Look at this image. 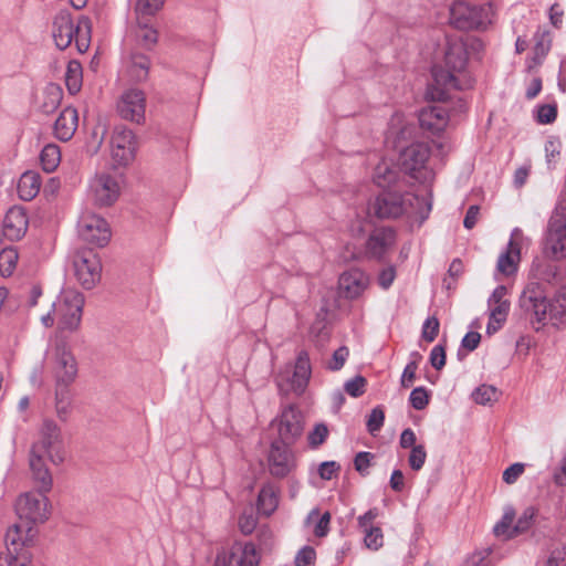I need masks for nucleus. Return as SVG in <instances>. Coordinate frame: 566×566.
I'll return each instance as SVG.
<instances>
[{"instance_id": "obj_1", "label": "nucleus", "mask_w": 566, "mask_h": 566, "mask_svg": "<svg viewBox=\"0 0 566 566\" xmlns=\"http://www.w3.org/2000/svg\"><path fill=\"white\" fill-rule=\"evenodd\" d=\"M45 458L55 465L65 460L64 443L60 427L51 419H45L38 431L29 453V464L34 482L41 483L42 491L52 488V475L46 467Z\"/></svg>"}, {"instance_id": "obj_2", "label": "nucleus", "mask_w": 566, "mask_h": 566, "mask_svg": "<svg viewBox=\"0 0 566 566\" xmlns=\"http://www.w3.org/2000/svg\"><path fill=\"white\" fill-rule=\"evenodd\" d=\"M520 305L537 323L557 325L566 318V286L548 300L539 285L531 284L523 291Z\"/></svg>"}, {"instance_id": "obj_3", "label": "nucleus", "mask_w": 566, "mask_h": 566, "mask_svg": "<svg viewBox=\"0 0 566 566\" xmlns=\"http://www.w3.org/2000/svg\"><path fill=\"white\" fill-rule=\"evenodd\" d=\"M467 51L463 43H449L444 53V66H434L432 76L434 84L429 90L432 99L446 101L450 90H462L459 75L467 66Z\"/></svg>"}, {"instance_id": "obj_4", "label": "nucleus", "mask_w": 566, "mask_h": 566, "mask_svg": "<svg viewBox=\"0 0 566 566\" xmlns=\"http://www.w3.org/2000/svg\"><path fill=\"white\" fill-rule=\"evenodd\" d=\"M91 20L81 17L75 23L66 10L56 13L52 24V36L59 50L67 49L74 41L80 53H85L91 42Z\"/></svg>"}, {"instance_id": "obj_5", "label": "nucleus", "mask_w": 566, "mask_h": 566, "mask_svg": "<svg viewBox=\"0 0 566 566\" xmlns=\"http://www.w3.org/2000/svg\"><path fill=\"white\" fill-rule=\"evenodd\" d=\"M55 385H71L77 377V361L65 339L56 338L46 350Z\"/></svg>"}, {"instance_id": "obj_6", "label": "nucleus", "mask_w": 566, "mask_h": 566, "mask_svg": "<svg viewBox=\"0 0 566 566\" xmlns=\"http://www.w3.org/2000/svg\"><path fill=\"white\" fill-rule=\"evenodd\" d=\"M52 306L60 329L73 332L78 328L84 306L82 293L73 289L63 290Z\"/></svg>"}, {"instance_id": "obj_7", "label": "nucleus", "mask_w": 566, "mask_h": 566, "mask_svg": "<svg viewBox=\"0 0 566 566\" xmlns=\"http://www.w3.org/2000/svg\"><path fill=\"white\" fill-rule=\"evenodd\" d=\"M39 492H25L15 502V512L21 521L29 525L44 523L50 516V503L45 496L48 491L41 490V483L35 482Z\"/></svg>"}, {"instance_id": "obj_8", "label": "nucleus", "mask_w": 566, "mask_h": 566, "mask_svg": "<svg viewBox=\"0 0 566 566\" xmlns=\"http://www.w3.org/2000/svg\"><path fill=\"white\" fill-rule=\"evenodd\" d=\"M430 157V148L423 143H415L406 147L399 156L401 170L411 178L428 182L433 178V172L427 167Z\"/></svg>"}, {"instance_id": "obj_9", "label": "nucleus", "mask_w": 566, "mask_h": 566, "mask_svg": "<svg viewBox=\"0 0 566 566\" xmlns=\"http://www.w3.org/2000/svg\"><path fill=\"white\" fill-rule=\"evenodd\" d=\"M545 251L559 260L566 254V205L559 201L548 220Z\"/></svg>"}, {"instance_id": "obj_10", "label": "nucleus", "mask_w": 566, "mask_h": 566, "mask_svg": "<svg viewBox=\"0 0 566 566\" xmlns=\"http://www.w3.org/2000/svg\"><path fill=\"white\" fill-rule=\"evenodd\" d=\"M73 268L76 280L85 290L93 289L101 281L102 262L92 249L76 251L73 256Z\"/></svg>"}, {"instance_id": "obj_11", "label": "nucleus", "mask_w": 566, "mask_h": 566, "mask_svg": "<svg viewBox=\"0 0 566 566\" xmlns=\"http://www.w3.org/2000/svg\"><path fill=\"white\" fill-rule=\"evenodd\" d=\"M486 20L488 10L483 7L455 1L450 8V23L459 30L479 29Z\"/></svg>"}, {"instance_id": "obj_12", "label": "nucleus", "mask_w": 566, "mask_h": 566, "mask_svg": "<svg viewBox=\"0 0 566 566\" xmlns=\"http://www.w3.org/2000/svg\"><path fill=\"white\" fill-rule=\"evenodd\" d=\"M261 553L252 542L237 541L228 552L217 555L214 566H259Z\"/></svg>"}, {"instance_id": "obj_13", "label": "nucleus", "mask_w": 566, "mask_h": 566, "mask_svg": "<svg viewBox=\"0 0 566 566\" xmlns=\"http://www.w3.org/2000/svg\"><path fill=\"white\" fill-rule=\"evenodd\" d=\"M78 235L87 243L104 247L111 239L107 221L93 212H84L77 222Z\"/></svg>"}, {"instance_id": "obj_14", "label": "nucleus", "mask_w": 566, "mask_h": 566, "mask_svg": "<svg viewBox=\"0 0 566 566\" xmlns=\"http://www.w3.org/2000/svg\"><path fill=\"white\" fill-rule=\"evenodd\" d=\"M119 192V182L111 174H97L91 182L92 199L98 207L112 206L118 199Z\"/></svg>"}, {"instance_id": "obj_15", "label": "nucleus", "mask_w": 566, "mask_h": 566, "mask_svg": "<svg viewBox=\"0 0 566 566\" xmlns=\"http://www.w3.org/2000/svg\"><path fill=\"white\" fill-rule=\"evenodd\" d=\"M292 444H283L273 441L268 454V465L271 475L274 478H285L295 468V457L290 448Z\"/></svg>"}, {"instance_id": "obj_16", "label": "nucleus", "mask_w": 566, "mask_h": 566, "mask_svg": "<svg viewBox=\"0 0 566 566\" xmlns=\"http://www.w3.org/2000/svg\"><path fill=\"white\" fill-rule=\"evenodd\" d=\"M137 142L133 130L126 127H116L111 139L113 159L122 166L128 165L135 157Z\"/></svg>"}, {"instance_id": "obj_17", "label": "nucleus", "mask_w": 566, "mask_h": 566, "mask_svg": "<svg viewBox=\"0 0 566 566\" xmlns=\"http://www.w3.org/2000/svg\"><path fill=\"white\" fill-rule=\"evenodd\" d=\"M277 442L293 444L302 436L303 416L293 406L285 407L277 418Z\"/></svg>"}, {"instance_id": "obj_18", "label": "nucleus", "mask_w": 566, "mask_h": 566, "mask_svg": "<svg viewBox=\"0 0 566 566\" xmlns=\"http://www.w3.org/2000/svg\"><path fill=\"white\" fill-rule=\"evenodd\" d=\"M117 111L122 118L140 124L146 111L144 92L137 88L125 91L117 102Z\"/></svg>"}, {"instance_id": "obj_19", "label": "nucleus", "mask_w": 566, "mask_h": 566, "mask_svg": "<svg viewBox=\"0 0 566 566\" xmlns=\"http://www.w3.org/2000/svg\"><path fill=\"white\" fill-rule=\"evenodd\" d=\"M403 197L394 191L379 193L368 206V212L380 219L403 216Z\"/></svg>"}, {"instance_id": "obj_20", "label": "nucleus", "mask_w": 566, "mask_h": 566, "mask_svg": "<svg viewBox=\"0 0 566 566\" xmlns=\"http://www.w3.org/2000/svg\"><path fill=\"white\" fill-rule=\"evenodd\" d=\"M403 197V216H407L412 221H418L421 224L428 219L432 209V195L427 191L424 196L406 192Z\"/></svg>"}, {"instance_id": "obj_21", "label": "nucleus", "mask_w": 566, "mask_h": 566, "mask_svg": "<svg viewBox=\"0 0 566 566\" xmlns=\"http://www.w3.org/2000/svg\"><path fill=\"white\" fill-rule=\"evenodd\" d=\"M522 239V230L520 228H515L511 233V239L507 243L506 251L501 253L497 259L496 269L502 274L510 275L516 272L517 263L520 261Z\"/></svg>"}, {"instance_id": "obj_22", "label": "nucleus", "mask_w": 566, "mask_h": 566, "mask_svg": "<svg viewBox=\"0 0 566 566\" xmlns=\"http://www.w3.org/2000/svg\"><path fill=\"white\" fill-rule=\"evenodd\" d=\"M29 227V218L27 211L22 207L10 208L3 219V234L11 241H18L22 239Z\"/></svg>"}, {"instance_id": "obj_23", "label": "nucleus", "mask_w": 566, "mask_h": 566, "mask_svg": "<svg viewBox=\"0 0 566 566\" xmlns=\"http://www.w3.org/2000/svg\"><path fill=\"white\" fill-rule=\"evenodd\" d=\"M396 234L391 228H376L366 242V253L369 258L378 259L385 256L388 250L395 244Z\"/></svg>"}, {"instance_id": "obj_24", "label": "nucleus", "mask_w": 566, "mask_h": 566, "mask_svg": "<svg viewBox=\"0 0 566 566\" xmlns=\"http://www.w3.org/2000/svg\"><path fill=\"white\" fill-rule=\"evenodd\" d=\"M449 123V114L444 106L433 105L422 108L419 113V124L422 129L438 135Z\"/></svg>"}, {"instance_id": "obj_25", "label": "nucleus", "mask_w": 566, "mask_h": 566, "mask_svg": "<svg viewBox=\"0 0 566 566\" xmlns=\"http://www.w3.org/2000/svg\"><path fill=\"white\" fill-rule=\"evenodd\" d=\"M368 282V276L363 271L353 269L339 276L338 285L345 297L356 298L367 289Z\"/></svg>"}, {"instance_id": "obj_26", "label": "nucleus", "mask_w": 566, "mask_h": 566, "mask_svg": "<svg viewBox=\"0 0 566 566\" xmlns=\"http://www.w3.org/2000/svg\"><path fill=\"white\" fill-rule=\"evenodd\" d=\"M312 367L307 352L301 350L297 354L294 371L291 378V388L296 395H302L310 381Z\"/></svg>"}, {"instance_id": "obj_27", "label": "nucleus", "mask_w": 566, "mask_h": 566, "mask_svg": "<svg viewBox=\"0 0 566 566\" xmlns=\"http://www.w3.org/2000/svg\"><path fill=\"white\" fill-rule=\"evenodd\" d=\"M78 125V114L74 107L67 106L54 123V135L62 142L70 140Z\"/></svg>"}, {"instance_id": "obj_28", "label": "nucleus", "mask_w": 566, "mask_h": 566, "mask_svg": "<svg viewBox=\"0 0 566 566\" xmlns=\"http://www.w3.org/2000/svg\"><path fill=\"white\" fill-rule=\"evenodd\" d=\"M35 535V527L21 521V523L14 524L8 530L6 543L8 547L9 545L15 546L19 543L23 546H29L33 543Z\"/></svg>"}, {"instance_id": "obj_29", "label": "nucleus", "mask_w": 566, "mask_h": 566, "mask_svg": "<svg viewBox=\"0 0 566 566\" xmlns=\"http://www.w3.org/2000/svg\"><path fill=\"white\" fill-rule=\"evenodd\" d=\"M41 176L39 172L33 170L23 172L17 187L20 199L30 201L35 198L41 189Z\"/></svg>"}, {"instance_id": "obj_30", "label": "nucleus", "mask_w": 566, "mask_h": 566, "mask_svg": "<svg viewBox=\"0 0 566 566\" xmlns=\"http://www.w3.org/2000/svg\"><path fill=\"white\" fill-rule=\"evenodd\" d=\"M63 98V91L61 86L54 83H50L45 86L42 101L40 103V109L43 114H52L60 106Z\"/></svg>"}, {"instance_id": "obj_31", "label": "nucleus", "mask_w": 566, "mask_h": 566, "mask_svg": "<svg viewBox=\"0 0 566 566\" xmlns=\"http://www.w3.org/2000/svg\"><path fill=\"white\" fill-rule=\"evenodd\" d=\"M279 496L274 486L268 484L262 486L259 492L256 507L258 511L266 516H270L277 507Z\"/></svg>"}, {"instance_id": "obj_32", "label": "nucleus", "mask_w": 566, "mask_h": 566, "mask_svg": "<svg viewBox=\"0 0 566 566\" xmlns=\"http://www.w3.org/2000/svg\"><path fill=\"white\" fill-rule=\"evenodd\" d=\"M70 385H55V409L59 419L65 421L72 409V394Z\"/></svg>"}, {"instance_id": "obj_33", "label": "nucleus", "mask_w": 566, "mask_h": 566, "mask_svg": "<svg viewBox=\"0 0 566 566\" xmlns=\"http://www.w3.org/2000/svg\"><path fill=\"white\" fill-rule=\"evenodd\" d=\"M143 18L137 17L138 23L135 30V38L142 48L150 50L158 41V32L147 22H144Z\"/></svg>"}, {"instance_id": "obj_34", "label": "nucleus", "mask_w": 566, "mask_h": 566, "mask_svg": "<svg viewBox=\"0 0 566 566\" xmlns=\"http://www.w3.org/2000/svg\"><path fill=\"white\" fill-rule=\"evenodd\" d=\"M150 67V60L147 55L140 53H133L130 56V64L128 67L132 80L136 82L146 81Z\"/></svg>"}, {"instance_id": "obj_35", "label": "nucleus", "mask_w": 566, "mask_h": 566, "mask_svg": "<svg viewBox=\"0 0 566 566\" xmlns=\"http://www.w3.org/2000/svg\"><path fill=\"white\" fill-rule=\"evenodd\" d=\"M83 69L78 61L71 60L65 72V85L70 94L75 95L81 91Z\"/></svg>"}, {"instance_id": "obj_36", "label": "nucleus", "mask_w": 566, "mask_h": 566, "mask_svg": "<svg viewBox=\"0 0 566 566\" xmlns=\"http://www.w3.org/2000/svg\"><path fill=\"white\" fill-rule=\"evenodd\" d=\"M61 161V150L57 145L48 144L40 154V163L45 172L54 171Z\"/></svg>"}, {"instance_id": "obj_37", "label": "nucleus", "mask_w": 566, "mask_h": 566, "mask_svg": "<svg viewBox=\"0 0 566 566\" xmlns=\"http://www.w3.org/2000/svg\"><path fill=\"white\" fill-rule=\"evenodd\" d=\"M535 45H534V62L541 63L542 60L549 52L552 46V34L548 30L538 29L534 35Z\"/></svg>"}, {"instance_id": "obj_38", "label": "nucleus", "mask_w": 566, "mask_h": 566, "mask_svg": "<svg viewBox=\"0 0 566 566\" xmlns=\"http://www.w3.org/2000/svg\"><path fill=\"white\" fill-rule=\"evenodd\" d=\"M19 260L15 248H6L0 251V272L3 276H10Z\"/></svg>"}, {"instance_id": "obj_39", "label": "nucleus", "mask_w": 566, "mask_h": 566, "mask_svg": "<svg viewBox=\"0 0 566 566\" xmlns=\"http://www.w3.org/2000/svg\"><path fill=\"white\" fill-rule=\"evenodd\" d=\"M497 389L491 385H481L472 392L473 400L479 405H488L497 400Z\"/></svg>"}, {"instance_id": "obj_40", "label": "nucleus", "mask_w": 566, "mask_h": 566, "mask_svg": "<svg viewBox=\"0 0 566 566\" xmlns=\"http://www.w3.org/2000/svg\"><path fill=\"white\" fill-rule=\"evenodd\" d=\"M514 517L515 514L513 511L505 512L501 521L495 524L493 528L494 534L499 537L502 536L504 538H510L513 535H516L513 528H511Z\"/></svg>"}, {"instance_id": "obj_41", "label": "nucleus", "mask_w": 566, "mask_h": 566, "mask_svg": "<svg viewBox=\"0 0 566 566\" xmlns=\"http://www.w3.org/2000/svg\"><path fill=\"white\" fill-rule=\"evenodd\" d=\"M562 143L558 138L551 137L545 143V156L548 168L552 169L555 167L557 159L560 155Z\"/></svg>"}, {"instance_id": "obj_42", "label": "nucleus", "mask_w": 566, "mask_h": 566, "mask_svg": "<svg viewBox=\"0 0 566 566\" xmlns=\"http://www.w3.org/2000/svg\"><path fill=\"white\" fill-rule=\"evenodd\" d=\"M165 0H137L135 11L137 17L154 15L164 4Z\"/></svg>"}, {"instance_id": "obj_43", "label": "nucleus", "mask_w": 566, "mask_h": 566, "mask_svg": "<svg viewBox=\"0 0 566 566\" xmlns=\"http://www.w3.org/2000/svg\"><path fill=\"white\" fill-rule=\"evenodd\" d=\"M364 543L367 548L378 551L384 545V535L380 527H369L365 532Z\"/></svg>"}, {"instance_id": "obj_44", "label": "nucleus", "mask_w": 566, "mask_h": 566, "mask_svg": "<svg viewBox=\"0 0 566 566\" xmlns=\"http://www.w3.org/2000/svg\"><path fill=\"white\" fill-rule=\"evenodd\" d=\"M327 437V426L325 423H317L307 436L308 444L311 448L316 449L325 442Z\"/></svg>"}, {"instance_id": "obj_45", "label": "nucleus", "mask_w": 566, "mask_h": 566, "mask_svg": "<svg viewBox=\"0 0 566 566\" xmlns=\"http://www.w3.org/2000/svg\"><path fill=\"white\" fill-rule=\"evenodd\" d=\"M536 516V510L532 506L524 510L522 515L518 517L513 531L515 534H521L526 532L532 524L534 523Z\"/></svg>"}, {"instance_id": "obj_46", "label": "nucleus", "mask_w": 566, "mask_h": 566, "mask_svg": "<svg viewBox=\"0 0 566 566\" xmlns=\"http://www.w3.org/2000/svg\"><path fill=\"white\" fill-rule=\"evenodd\" d=\"M385 412L380 407H376L371 410L367 418V430L370 434L378 432L384 426Z\"/></svg>"}, {"instance_id": "obj_47", "label": "nucleus", "mask_w": 566, "mask_h": 566, "mask_svg": "<svg viewBox=\"0 0 566 566\" xmlns=\"http://www.w3.org/2000/svg\"><path fill=\"white\" fill-rule=\"evenodd\" d=\"M409 401L416 410L424 409L429 403V392L424 387L415 388L409 397Z\"/></svg>"}, {"instance_id": "obj_48", "label": "nucleus", "mask_w": 566, "mask_h": 566, "mask_svg": "<svg viewBox=\"0 0 566 566\" xmlns=\"http://www.w3.org/2000/svg\"><path fill=\"white\" fill-rule=\"evenodd\" d=\"M0 566H33L31 562L21 555H13L10 548L0 553Z\"/></svg>"}, {"instance_id": "obj_49", "label": "nucleus", "mask_w": 566, "mask_h": 566, "mask_svg": "<svg viewBox=\"0 0 566 566\" xmlns=\"http://www.w3.org/2000/svg\"><path fill=\"white\" fill-rule=\"evenodd\" d=\"M427 459V452L422 444L415 446L409 454V465L412 470L419 471Z\"/></svg>"}, {"instance_id": "obj_50", "label": "nucleus", "mask_w": 566, "mask_h": 566, "mask_svg": "<svg viewBox=\"0 0 566 566\" xmlns=\"http://www.w3.org/2000/svg\"><path fill=\"white\" fill-rule=\"evenodd\" d=\"M439 326L440 324L437 317H428L422 325V338L428 343L433 342L439 334Z\"/></svg>"}, {"instance_id": "obj_51", "label": "nucleus", "mask_w": 566, "mask_h": 566, "mask_svg": "<svg viewBox=\"0 0 566 566\" xmlns=\"http://www.w3.org/2000/svg\"><path fill=\"white\" fill-rule=\"evenodd\" d=\"M366 379L363 376H356L345 382V391L354 397H360L365 392Z\"/></svg>"}, {"instance_id": "obj_52", "label": "nucleus", "mask_w": 566, "mask_h": 566, "mask_svg": "<svg viewBox=\"0 0 566 566\" xmlns=\"http://www.w3.org/2000/svg\"><path fill=\"white\" fill-rule=\"evenodd\" d=\"M373 459L374 454L370 452H358L354 459V467L356 471H358L363 476H366L369 473L368 469Z\"/></svg>"}, {"instance_id": "obj_53", "label": "nucleus", "mask_w": 566, "mask_h": 566, "mask_svg": "<svg viewBox=\"0 0 566 566\" xmlns=\"http://www.w3.org/2000/svg\"><path fill=\"white\" fill-rule=\"evenodd\" d=\"M557 107L552 104H544L537 108L536 119L541 124H551L556 119Z\"/></svg>"}, {"instance_id": "obj_54", "label": "nucleus", "mask_w": 566, "mask_h": 566, "mask_svg": "<svg viewBox=\"0 0 566 566\" xmlns=\"http://www.w3.org/2000/svg\"><path fill=\"white\" fill-rule=\"evenodd\" d=\"M256 524H258V518L253 514L252 511L249 513L248 512L242 513L240 515L239 522H238L239 528H240L241 533L244 535L251 534L255 530Z\"/></svg>"}, {"instance_id": "obj_55", "label": "nucleus", "mask_w": 566, "mask_h": 566, "mask_svg": "<svg viewBox=\"0 0 566 566\" xmlns=\"http://www.w3.org/2000/svg\"><path fill=\"white\" fill-rule=\"evenodd\" d=\"M490 308V316L496 323H504L510 312V302L501 301L499 304L492 305Z\"/></svg>"}, {"instance_id": "obj_56", "label": "nucleus", "mask_w": 566, "mask_h": 566, "mask_svg": "<svg viewBox=\"0 0 566 566\" xmlns=\"http://www.w3.org/2000/svg\"><path fill=\"white\" fill-rule=\"evenodd\" d=\"M349 355V350L346 346H342L336 349L333 354L332 360L328 363L327 368L336 371L343 368Z\"/></svg>"}, {"instance_id": "obj_57", "label": "nucleus", "mask_w": 566, "mask_h": 566, "mask_svg": "<svg viewBox=\"0 0 566 566\" xmlns=\"http://www.w3.org/2000/svg\"><path fill=\"white\" fill-rule=\"evenodd\" d=\"M396 179V172L388 168L379 166L375 175V181L379 187L390 186Z\"/></svg>"}, {"instance_id": "obj_58", "label": "nucleus", "mask_w": 566, "mask_h": 566, "mask_svg": "<svg viewBox=\"0 0 566 566\" xmlns=\"http://www.w3.org/2000/svg\"><path fill=\"white\" fill-rule=\"evenodd\" d=\"M316 553L311 546H304L295 557V566H313Z\"/></svg>"}, {"instance_id": "obj_59", "label": "nucleus", "mask_w": 566, "mask_h": 566, "mask_svg": "<svg viewBox=\"0 0 566 566\" xmlns=\"http://www.w3.org/2000/svg\"><path fill=\"white\" fill-rule=\"evenodd\" d=\"M430 364L437 370H441L444 367L446 347L442 344H438L431 349Z\"/></svg>"}, {"instance_id": "obj_60", "label": "nucleus", "mask_w": 566, "mask_h": 566, "mask_svg": "<svg viewBox=\"0 0 566 566\" xmlns=\"http://www.w3.org/2000/svg\"><path fill=\"white\" fill-rule=\"evenodd\" d=\"M396 279V269L389 265L382 269L378 275V284L381 289L388 290Z\"/></svg>"}, {"instance_id": "obj_61", "label": "nucleus", "mask_w": 566, "mask_h": 566, "mask_svg": "<svg viewBox=\"0 0 566 566\" xmlns=\"http://www.w3.org/2000/svg\"><path fill=\"white\" fill-rule=\"evenodd\" d=\"M524 472V464L514 463L506 468L503 472V481L507 484H513Z\"/></svg>"}, {"instance_id": "obj_62", "label": "nucleus", "mask_w": 566, "mask_h": 566, "mask_svg": "<svg viewBox=\"0 0 566 566\" xmlns=\"http://www.w3.org/2000/svg\"><path fill=\"white\" fill-rule=\"evenodd\" d=\"M340 470V465L335 461H325L322 462L318 467V474L323 480H331L338 471Z\"/></svg>"}, {"instance_id": "obj_63", "label": "nucleus", "mask_w": 566, "mask_h": 566, "mask_svg": "<svg viewBox=\"0 0 566 566\" xmlns=\"http://www.w3.org/2000/svg\"><path fill=\"white\" fill-rule=\"evenodd\" d=\"M565 551L563 548H554L549 555L538 564V566H559V563L565 558Z\"/></svg>"}, {"instance_id": "obj_64", "label": "nucleus", "mask_w": 566, "mask_h": 566, "mask_svg": "<svg viewBox=\"0 0 566 566\" xmlns=\"http://www.w3.org/2000/svg\"><path fill=\"white\" fill-rule=\"evenodd\" d=\"M418 369L417 361H410L403 369L401 376V385L402 387H410L416 379V371Z\"/></svg>"}]
</instances>
